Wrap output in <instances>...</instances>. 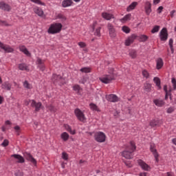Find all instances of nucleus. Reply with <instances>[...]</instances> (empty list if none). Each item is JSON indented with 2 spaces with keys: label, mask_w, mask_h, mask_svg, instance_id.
<instances>
[{
  "label": "nucleus",
  "mask_w": 176,
  "mask_h": 176,
  "mask_svg": "<svg viewBox=\"0 0 176 176\" xmlns=\"http://www.w3.org/2000/svg\"><path fill=\"white\" fill-rule=\"evenodd\" d=\"M1 87L6 90H10L12 89V85L9 82H4L2 84Z\"/></svg>",
  "instance_id": "473e14b6"
},
{
  "label": "nucleus",
  "mask_w": 176,
  "mask_h": 176,
  "mask_svg": "<svg viewBox=\"0 0 176 176\" xmlns=\"http://www.w3.org/2000/svg\"><path fill=\"white\" fill-rule=\"evenodd\" d=\"M45 61H43L42 59L38 58L36 60V64H38V68H39L40 71H42V72H43V71H45Z\"/></svg>",
  "instance_id": "6ab92c4d"
},
{
  "label": "nucleus",
  "mask_w": 176,
  "mask_h": 176,
  "mask_svg": "<svg viewBox=\"0 0 176 176\" xmlns=\"http://www.w3.org/2000/svg\"><path fill=\"white\" fill-rule=\"evenodd\" d=\"M160 2V0H153L154 5H157Z\"/></svg>",
  "instance_id": "052dcab7"
},
{
  "label": "nucleus",
  "mask_w": 176,
  "mask_h": 176,
  "mask_svg": "<svg viewBox=\"0 0 176 176\" xmlns=\"http://www.w3.org/2000/svg\"><path fill=\"white\" fill-rule=\"evenodd\" d=\"M30 101H31V100H25V105L28 106L29 104H30V105H31V102Z\"/></svg>",
  "instance_id": "bf43d9fd"
},
{
  "label": "nucleus",
  "mask_w": 176,
  "mask_h": 176,
  "mask_svg": "<svg viewBox=\"0 0 176 176\" xmlns=\"http://www.w3.org/2000/svg\"><path fill=\"white\" fill-rule=\"evenodd\" d=\"M46 108L50 112H52L53 113L57 111V109L54 107V106H52V104L47 105Z\"/></svg>",
  "instance_id": "72a5a7b5"
},
{
  "label": "nucleus",
  "mask_w": 176,
  "mask_h": 176,
  "mask_svg": "<svg viewBox=\"0 0 176 176\" xmlns=\"http://www.w3.org/2000/svg\"><path fill=\"white\" fill-rule=\"evenodd\" d=\"M142 75L144 78H146V79H148V78H149V73L146 69L142 71Z\"/></svg>",
  "instance_id": "de8ad7c7"
},
{
  "label": "nucleus",
  "mask_w": 176,
  "mask_h": 176,
  "mask_svg": "<svg viewBox=\"0 0 176 176\" xmlns=\"http://www.w3.org/2000/svg\"><path fill=\"white\" fill-rule=\"evenodd\" d=\"M106 100L110 102H118L119 101V98L115 94H109L106 96Z\"/></svg>",
  "instance_id": "ddd939ff"
},
{
  "label": "nucleus",
  "mask_w": 176,
  "mask_h": 176,
  "mask_svg": "<svg viewBox=\"0 0 176 176\" xmlns=\"http://www.w3.org/2000/svg\"><path fill=\"white\" fill-rule=\"evenodd\" d=\"M171 82H172V84H173V89H174V90H175V89H176V80H175V78H173L172 80H171Z\"/></svg>",
  "instance_id": "3c124183"
},
{
  "label": "nucleus",
  "mask_w": 176,
  "mask_h": 176,
  "mask_svg": "<svg viewBox=\"0 0 176 176\" xmlns=\"http://www.w3.org/2000/svg\"><path fill=\"white\" fill-rule=\"evenodd\" d=\"M164 91L166 92V93H168V92L167 91V85H164Z\"/></svg>",
  "instance_id": "680f3d73"
},
{
  "label": "nucleus",
  "mask_w": 176,
  "mask_h": 176,
  "mask_svg": "<svg viewBox=\"0 0 176 176\" xmlns=\"http://www.w3.org/2000/svg\"><path fill=\"white\" fill-rule=\"evenodd\" d=\"M78 45L80 47H86V43L85 42H79Z\"/></svg>",
  "instance_id": "5fc2aeb1"
},
{
  "label": "nucleus",
  "mask_w": 176,
  "mask_h": 176,
  "mask_svg": "<svg viewBox=\"0 0 176 176\" xmlns=\"http://www.w3.org/2000/svg\"><path fill=\"white\" fill-rule=\"evenodd\" d=\"M89 107H90V109L92 110V111H96L98 112V111H100L98 109V107L97 105H96V104H94V103H91L89 104Z\"/></svg>",
  "instance_id": "a19ab883"
},
{
  "label": "nucleus",
  "mask_w": 176,
  "mask_h": 176,
  "mask_svg": "<svg viewBox=\"0 0 176 176\" xmlns=\"http://www.w3.org/2000/svg\"><path fill=\"white\" fill-rule=\"evenodd\" d=\"M2 146H8V145H9V140H5L2 144H1Z\"/></svg>",
  "instance_id": "603ef678"
},
{
  "label": "nucleus",
  "mask_w": 176,
  "mask_h": 176,
  "mask_svg": "<svg viewBox=\"0 0 176 176\" xmlns=\"http://www.w3.org/2000/svg\"><path fill=\"white\" fill-rule=\"evenodd\" d=\"M11 157H14L15 162L16 163H24L25 160H24V157L23 156L19 155V154H14L11 155Z\"/></svg>",
  "instance_id": "f3484780"
},
{
  "label": "nucleus",
  "mask_w": 176,
  "mask_h": 176,
  "mask_svg": "<svg viewBox=\"0 0 176 176\" xmlns=\"http://www.w3.org/2000/svg\"><path fill=\"white\" fill-rule=\"evenodd\" d=\"M62 159H63V160H68V154L65 152H63L62 153Z\"/></svg>",
  "instance_id": "8fccbe9b"
},
{
  "label": "nucleus",
  "mask_w": 176,
  "mask_h": 176,
  "mask_svg": "<svg viewBox=\"0 0 176 176\" xmlns=\"http://www.w3.org/2000/svg\"><path fill=\"white\" fill-rule=\"evenodd\" d=\"M102 17L105 20H108V21L111 20V19H115V16H113V14L108 12H102Z\"/></svg>",
  "instance_id": "412c9836"
},
{
  "label": "nucleus",
  "mask_w": 176,
  "mask_h": 176,
  "mask_svg": "<svg viewBox=\"0 0 176 176\" xmlns=\"http://www.w3.org/2000/svg\"><path fill=\"white\" fill-rule=\"evenodd\" d=\"M125 164H126V166H127V167H131V165L127 164V162H125Z\"/></svg>",
  "instance_id": "774afa93"
},
{
  "label": "nucleus",
  "mask_w": 176,
  "mask_h": 176,
  "mask_svg": "<svg viewBox=\"0 0 176 176\" xmlns=\"http://www.w3.org/2000/svg\"><path fill=\"white\" fill-rule=\"evenodd\" d=\"M138 5V3L134 1L131 5L128 6L126 8V12H131V10H134L135 9V7Z\"/></svg>",
  "instance_id": "c85d7f7f"
},
{
  "label": "nucleus",
  "mask_w": 176,
  "mask_h": 176,
  "mask_svg": "<svg viewBox=\"0 0 176 176\" xmlns=\"http://www.w3.org/2000/svg\"><path fill=\"white\" fill-rule=\"evenodd\" d=\"M23 155L27 160H29V162H31L33 164L36 165V160H35L30 153H24Z\"/></svg>",
  "instance_id": "dca6fc26"
},
{
  "label": "nucleus",
  "mask_w": 176,
  "mask_h": 176,
  "mask_svg": "<svg viewBox=\"0 0 176 176\" xmlns=\"http://www.w3.org/2000/svg\"><path fill=\"white\" fill-rule=\"evenodd\" d=\"M129 56L132 58H135L137 57V51H135V50H131L129 52Z\"/></svg>",
  "instance_id": "ea45409f"
},
{
  "label": "nucleus",
  "mask_w": 176,
  "mask_h": 176,
  "mask_svg": "<svg viewBox=\"0 0 176 176\" xmlns=\"http://www.w3.org/2000/svg\"><path fill=\"white\" fill-rule=\"evenodd\" d=\"M0 25H5L6 27H8V25H9V24H8V22H6L5 21L0 20Z\"/></svg>",
  "instance_id": "864d4df0"
},
{
  "label": "nucleus",
  "mask_w": 176,
  "mask_h": 176,
  "mask_svg": "<svg viewBox=\"0 0 176 176\" xmlns=\"http://www.w3.org/2000/svg\"><path fill=\"white\" fill-rule=\"evenodd\" d=\"M138 163L139 166H140L141 168H142V170H144V171H149V170H151V166H149V165H148L146 163H145V162L142 161V160H139L138 161Z\"/></svg>",
  "instance_id": "4468645a"
},
{
  "label": "nucleus",
  "mask_w": 176,
  "mask_h": 176,
  "mask_svg": "<svg viewBox=\"0 0 176 176\" xmlns=\"http://www.w3.org/2000/svg\"><path fill=\"white\" fill-rule=\"evenodd\" d=\"M97 27V21H94L92 25V28L94 30V35L96 36H101V27Z\"/></svg>",
  "instance_id": "9b49d317"
},
{
  "label": "nucleus",
  "mask_w": 176,
  "mask_h": 176,
  "mask_svg": "<svg viewBox=\"0 0 176 176\" xmlns=\"http://www.w3.org/2000/svg\"><path fill=\"white\" fill-rule=\"evenodd\" d=\"M6 124H11L10 121L9 120L6 121Z\"/></svg>",
  "instance_id": "338daca9"
},
{
  "label": "nucleus",
  "mask_w": 176,
  "mask_h": 176,
  "mask_svg": "<svg viewBox=\"0 0 176 176\" xmlns=\"http://www.w3.org/2000/svg\"><path fill=\"white\" fill-rule=\"evenodd\" d=\"M131 20V14L125 15L122 19H120L121 23H126V21H130Z\"/></svg>",
  "instance_id": "c756f323"
},
{
  "label": "nucleus",
  "mask_w": 176,
  "mask_h": 176,
  "mask_svg": "<svg viewBox=\"0 0 176 176\" xmlns=\"http://www.w3.org/2000/svg\"><path fill=\"white\" fill-rule=\"evenodd\" d=\"M153 82L154 83H155L157 89L160 90V89H162V86L160 85V78H159L158 77H155L153 78Z\"/></svg>",
  "instance_id": "7c9ffc66"
},
{
  "label": "nucleus",
  "mask_w": 176,
  "mask_h": 176,
  "mask_svg": "<svg viewBox=\"0 0 176 176\" xmlns=\"http://www.w3.org/2000/svg\"><path fill=\"white\" fill-rule=\"evenodd\" d=\"M30 102L31 104V107H32V108H34L36 112H39V111H41L42 108V102H36V101H35L34 100H31Z\"/></svg>",
  "instance_id": "423d86ee"
},
{
  "label": "nucleus",
  "mask_w": 176,
  "mask_h": 176,
  "mask_svg": "<svg viewBox=\"0 0 176 176\" xmlns=\"http://www.w3.org/2000/svg\"><path fill=\"white\" fill-rule=\"evenodd\" d=\"M65 130H67V131L70 133V134H72L73 135L76 134L75 130H72V129L71 128V126H69V125L65 124Z\"/></svg>",
  "instance_id": "c9c22d12"
},
{
  "label": "nucleus",
  "mask_w": 176,
  "mask_h": 176,
  "mask_svg": "<svg viewBox=\"0 0 176 176\" xmlns=\"http://www.w3.org/2000/svg\"><path fill=\"white\" fill-rule=\"evenodd\" d=\"M140 176H146V173H142L140 174Z\"/></svg>",
  "instance_id": "69168bd1"
},
{
  "label": "nucleus",
  "mask_w": 176,
  "mask_h": 176,
  "mask_svg": "<svg viewBox=\"0 0 176 176\" xmlns=\"http://www.w3.org/2000/svg\"><path fill=\"white\" fill-rule=\"evenodd\" d=\"M19 50L22 52V53L25 54L28 57H31V54L30 51L25 47V45H19Z\"/></svg>",
  "instance_id": "aec40b11"
},
{
  "label": "nucleus",
  "mask_w": 176,
  "mask_h": 176,
  "mask_svg": "<svg viewBox=\"0 0 176 176\" xmlns=\"http://www.w3.org/2000/svg\"><path fill=\"white\" fill-rule=\"evenodd\" d=\"M162 124V121L159 120H153L152 121L150 122V126L151 127H156L159 126Z\"/></svg>",
  "instance_id": "b1692460"
},
{
  "label": "nucleus",
  "mask_w": 176,
  "mask_h": 176,
  "mask_svg": "<svg viewBox=\"0 0 176 176\" xmlns=\"http://www.w3.org/2000/svg\"><path fill=\"white\" fill-rule=\"evenodd\" d=\"M0 48L4 50L6 53H13L14 50L8 45H5L0 42Z\"/></svg>",
  "instance_id": "1a4fd4ad"
},
{
  "label": "nucleus",
  "mask_w": 176,
  "mask_h": 176,
  "mask_svg": "<svg viewBox=\"0 0 176 176\" xmlns=\"http://www.w3.org/2000/svg\"><path fill=\"white\" fill-rule=\"evenodd\" d=\"M56 19L60 20L61 23H65L67 20V17L63 14H58L56 16Z\"/></svg>",
  "instance_id": "f704fd0d"
},
{
  "label": "nucleus",
  "mask_w": 176,
  "mask_h": 176,
  "mask_svg": "<svg viewBox=\"0 0 176 176\" xmlns=\"http://www.w3.org/2000/svg\"><path fill=\"white\" fill-rule=\"evenodd\" d=\"M63 28V25L60 23H55L50 25L48 29V34H52L54 35V34H58L61 32Z\"/></svg>",
  "instance_id": "7ed1b4c3"
},
{
  "label": "nucleus",
  "mask_w": 176,
  "mask_h": 176,
  "mask_svg": "<svg viewBox=\"0 0 176 176\" xmlns=\"http://www.w3.org/2000/svg\"><path fill=\"white\" fill-rule=\"evenodd\" d=\"M23 87L25 89H32V85L28 82V81L25 80L23 82Z\"/></svg>",
  "instance_id": "c03bdc74"
},
{
  "label": "nucleus",
  "mask_w": 176,
  "mask_h": 176,
  "mask_svg": "<svg viewBox=\"0 0 176 176\" xmlns=\"http://www.w3.org/2000/svg\"><path fill=\"white\" fill-rule=\"evenodd\" d=\"M170 49L171 53L173 54L174 53V47H173H173H170Z\"/></svg>",
  "instance_id": "0e129e2a"
},
{
  "label": "nucleus",
  "mask_w": 176,
  "mask_h": 176,
  "mask_svg": "<svg viewBox=\"0 0 176 176\" xmlns=\"http://www.w3.org/2000/svg\"><path fill=\"white\" fill-rule=\"evenodd\" d=\"M60 79H62L61 76H58L57 74H54L52 76V80L54 83H56V82H58Z\"/></svg>",
  "instance_id": "e433bc0d"
},
{
  "label": "nucleus",
  "mask_w": 176,
  "mask_h": 176,
  "mask_svg": "<svg viewBox=\"0 0 176 176\" xmlns=\"http://www.w3.org/2000/svg\"><path fill=\"white\" fill-rule=\"evenodd\" d=\"M162 10H163V6H160L157 8V13H159V14L162 13Z\"/></svg>",
  "instance_id": "4d7b16f0"
},
{
  "label": "nucleus",
  "mask_w": 176,
  "mask_h": 176,
  "mask_svg": "<svg viewBox=\"0 0 176 176\" xmlns=\"http://www.w3.org/2000/svg\"><path fill=\"white\" fill-rule=\"evenodd\" d=\"M153 103L156 107H163L165 104L164 100L162 99H155L153 100Z\"/></svg>",
  "instance_id": "a878e982"
},
{
  "label": "nucleus",
  "mask_w": 176,
  "mask_h": 176,
  "mask_svg": "<svg viewBox=\"0 0 176 176\" xmlns=\"http://www.w3.org/2000/svg\"><path fill=\"white\" fill-rule=\"evenodd\" d=\"M143 89L147 93H150L152 91V85L146 82L144 85Z\"/></svg>",
  "instance_id": "cd10ccee"
},
{
  "label": "nucleus",
  "mask_w": 176,
  "mask_h": 176,
  "mask_svg": "<svg viewBox=\"0 0 176 176\" xmlns=\"http://www.w3.org/2000/svg\"><path fill=\"white\" fill-rule=\"evenodd\" d=\"M72 3H74L72 0H63L62 6L63 8H69V6H72Z\"/></svg>",
  "instance_id": "bb28decb"
},
{
  "label": "nucleus",
  "mask_w": 176,
  "mask_h": 176,
  "mask_svg": "<svg viewBox=\"0 0 176 176\" xmlns=\"http://www.w3.org/2000/svg\"><path fill=\"white\" fill-rule=\"evenodd\" d=\"M14 130L16 135H20V133H21V128L18 125L15 126L14 127Z\"/></svg>",
  "instance_id": "4c0bfd02"
},
{
  "label": "nucleus",
  "mask_w": 176,
  "mask_h": 176,
  "mask_svg": "<svg viewBox=\"0 0 176 176\" xmlns=\"http://www.w3.org/2000/svg\"><path fill=\"white\" fill-rule=\"evenodd\" d=\"M33 10L34 13H36V14H38L40 17L43 16V10H42L41 8L35 7L34 8Z\"/></svg>",
  "instance_id": "393cba45"
},
{
  "label": "nucleus",
  "mask_w": 176,
  "mask_h": 176,
  "mask_svg": "<svg viewBox=\"0 0 176 176\" xmlns=\"http://www.w3.org/2000/svg\"><path fill=\"white\" fill-rule=\"evenodd\" d=\"M160 38L162 42H166L168 39V32L167 28H164L160 32Z\"/></svg>",
  "instance_id": "39448f33"
},
{
  "label": "nucleus",
  "mask_w": 176,
  "mask_h": 176,
  "mask_svg": "<svg viewBox=\"0 0 176 176\" xmlns=\"http://www.w3.org/2000/svg\"><path fill=\"white\" fill-rule=\"evenodd\" d=\"M141 42H146L148 41V36L145 34H142L139 36Z\"/></svg>",
  "instance_id": "37998d69"
},
{
  "label": "nucleus",
  "mask_w": 176,
  "mask_h": 176,
  "mask_svg": "<svg viewBox=\"0 0 176 176\" xmlns=\"http://www.w3.org/2000/svg\"><path fill=\"white\" fill-rule=\"evenodd\" d=\"M144 10L147 16H149L151 13H152V3H151V1H146L144 3Z\"/></svg>",
  "instance_id": "9d476101"
},
{
  "label": "nucleus",
  "mask_w": 176,
  "mask_h": 176,
  "mask_svg": "<svg viewBox=\"0 0 176 176\" xmlns=\"http://www.w3.org/2000/svg\"><path fill=\"white\" fill-rule=\"evenodd\" d=\"M19 69L20 71H27L28 72H30V68L28 67V65L25 63H21L18 65Z\"/></svg>",
  "instance_id": "5701e85b"
},
{
  "label": "nucleus",
  "mask_w": 176,
  "mask_h": 176,
  "mask_svg": "<svg viewBox=\"0 0 176 176\" xmlns=\"http://www.w3.org/2000/svg\"><path fill=\"white\" fill-rule=\"evenodd\" d=\"M99 80L105 85H108V83H111L112 80H115V73H113V68H110L108 74H104L101 76L99 78Z\"/></svg>",
  "instance_id": "f257e3e1"
},
{
  "label": "nucleus",
  "mask_w": 176,
  "mask_h": 176,
  "mask_svg": "<svg viewBox=\"0 0 176 176\" xmlns=\"http://www.w3.org/2000/svg\"><path fill=\"white\" fill-rule=\"evenodd\" d=\"M74 113H75L76 118L78 119V120H80V122H83V121L86 120L85 114L83 113V112H82V111H80V109H76L74 111Z\"/></svg>",
  "instance_id": "0eeeda50"
},
{
  "label": "nucleus",
  "mask_w": 176,
  "mask_h": 176,
  "mask_svg": "<svg viewBox=\"0 0 176 176\" xmlns=\"http://www.w3.org/2000/svg\"><path fill=\"white\" fill-rule=\"evenodd\" d=\"M80 72L85 74H89L91 72V69H90V67H83L80 69Z\"/></svg>",
  "instance_id": "79ce46f5"
},
{
  "label": "nucleus",
  "mask_w": 176,
  "mask_h": 176,
  "mask_svg": "<svg viewBox=\"0 0 176 176\" xmlns=\"http://www.w3.org/2000/svg\"><path fill=\"white\" fill-rule=\"evenodd\" d=\"M159 30H160V26L155 25L153 27V30H151L152 34H155V32H159Z\"/></svg>",
  "instance_id": "49530a36"
},
{
  "label": "nucleus",
  "mask_w": 176,
  "mask_h": 176,
  "mask_svg": "<svg viewBox=\"0 0 176 176\" xmlns=\"http://www.w3.org/2000/svg\"><path fill=\"white\" fill-rule=\"evenodd\" d=\"M136 38H137L136 34H131L125 41V46H130V45H131V43H133L134 42V41H135Z\"/></svg>",
  "instance_id": "2eb2a0df"
},
{
  "label": "nucleus",
  "mask_w": 176,
  "mask_h": 176,
  "mask_svg": "<svg viewBox=\"0 0 176 176\" xmlns=\"http://www.w3.org/2000/svg\"><path fill=\"white\" fill-rule=\"evenodd\" d=\"M122 30L123 31V32H125V34H130V28H129L128 26H123L122 28Z\"/></svg>",
  "instance_id": "a18cd8bd"
},
{
  "label": "nucleus",
  "mask_w": 176,
  "mask_h": 176,
  "mask_svg": "<svg viewBox=\"0 0 176 176\" xmlns=\"http://www.w3.org/2000/svg\"><path fill=\"white\" fill-rule=\"evenodd\" d=\"M33 3H36L37 5H44V3L41 1V0H30Z\"/></svg>",
  "instance_id": "09e8293b"
},
{
  "label": "nucleus",
  "mask_w": 176,
  "mask_h": 176,
  "mask_svg": "<svg viewBox=\"0 0 176 176\" xmlns=\"http://www.w3.org/2000/svg\"><path fill=\"white\" fill-rule=\"evenodd\" d=\"M173 111H174V107H169L167 109V113H173Z\"/></svg>",
  "instance_id": "6e6d98bb"
},
{
  "label": "nucleus",
  "mask_w": 176,
  "mask_h": 176,
  "mask_svg": "<svg viewBox=\"0 0 176 176\" xmlns=\"http://www.w3.org/2000/svg\"><path fill=\"white\" fill-rule=\"evenodd\" d=\"M173 42H174V41L173 40V38H170V40H169V47H173Z\"/></svg>",
  "instance_id": "13d9d810"
},
{
  "label": "nucleus",
  "mask_w": 176,
  "mask_h": 176,
  "mask_svg": "<svg viewBox=\"0 0 176 176\" xmlns=\"http://www.w3.org/2000/svg\"><path fill=\"white\" fill-rule=\"evenodd\" d=\"M164 65V63L163 62V59L162 58H159L156 60V68L157 69H162L163 68V65Z\"/></svg>",
  "instance_id": "4be33fe9"
},
{
  "label": "nucleus",
  "mask_w": 176,
  "mask_h": 176,
  "mask_svg": "<svg viewBox=\"0 0 176 176\" xmlns=\"http://www.w3.org/2000/svg\"><path fill=\"white\" fill-rule=\"evenodd\" d=\"M0 9L4 10V12H10L12 8L9 4L6 3L3 1L0 2Z\"/></svg>",
  "instance_id": "a211bd4d"
},
{
  "label": "nucleus",
  "mask_w": 176,
  "mask_h": 176,
  "mask_svg": "<svg viewBox=\"0 0 176 176\" xmlns=\"http://www.w3.org/2000/svg\"><path fill=\"white\" fill-rule=\"evenodd\" d=\"M73 90H74V91H76L78 94H80V90H82V88H80V86H79V85H75L73 87Z\"/></svg>",
  "instance_id": "58836bf2"
},
{
  "label": "nucleus",
  "mask_w": 176,
  "mask_h": 176,
  "mask_svg": "<svg viewBox=\"0 0 176 176\" xmlns=\"http://www.w3.org/2000/svg\"><path fill=\"white\" fill-rule=\"evenodd\" d=\"M150 151H151V152H152V153L155 159V161L157 163V162H159V153H157V150H156V147L154 144H151Z\"/></svg>",
  "instance_id": "f8f14e48"
},
{
  "label": "nucleus",
  "mask_w": 176,
  "mask_h": 176,
  "mask_svg": "<svg viewBox=\"0 0 176 176\" xmlns=\"http://www.w3.org/2000/svg\"><path fill=\"white\" fill-rule=\"evenodd\" d=\"M135 151V144L134 142H131L126 149L122 152V156L125 159H133V152Z\"/></svg>",
  "instance_id": "f03ea898"
},
{
  "label": "nucleus",
  "mask_w": 176,
  "mask_h": 176,
  "mask_svg": "<svg viewBox=\"0 0 176 176\" xmlns=\"http://www.w3.org/2000/svg\"><path fill=\"white\" fill-rule=\"evenodd\" d=\"M106 138L107 135L103 132L99 131L94 134V139L97 142H105Z\"/></svg>",
  "instance_id": "20e7f679"
},
{
  "label": "nucleus",
  "mask_w": 176,
  "mask_h": 176,
  "mask_svg": "<svg viewBox=\"0 0 176 176\" xmlns=\"http://www.w3.org/2000/svg\"><path fill=\"white\" fill-rule=\"evenodd\" d=\"M107 30H109V36H111V38L116 37V30H115V27H113V25H112V23L107 24Z\"/></svg>",
  "instance_id": "6e6552de"
},
{
  "label": "nucleus",
  "mask_w": 176,
  "mask_h": 176,
  "mask_svg": "<svg viewBox=\"0 0 176 176\" xmlns=\"http://www.w3.org/2000/svg\"><path fill=\"white\" fill-rule=\"evenodd\" d=\"M2 102H3V97L0 96V104H2Z\"/></svg>",
  "instance_id": "e2e57ef3"
},
{
  "label": "nucleus",
  "mask_w": 176,
  "mask_h": 176,
  "mask_svg": "<svg viewBox=\"0 0 176 176\" xmlns=\"http://www.w3.org/2000/svg\"><path fill=\"white\" fill-rule=\"evenodd\" d=\"M60 138L63 141H68L69 140V135L67 132H63L60 135Z\"/></svg>",
  "instance_id": "2f4dec72"
}]
</instances>
